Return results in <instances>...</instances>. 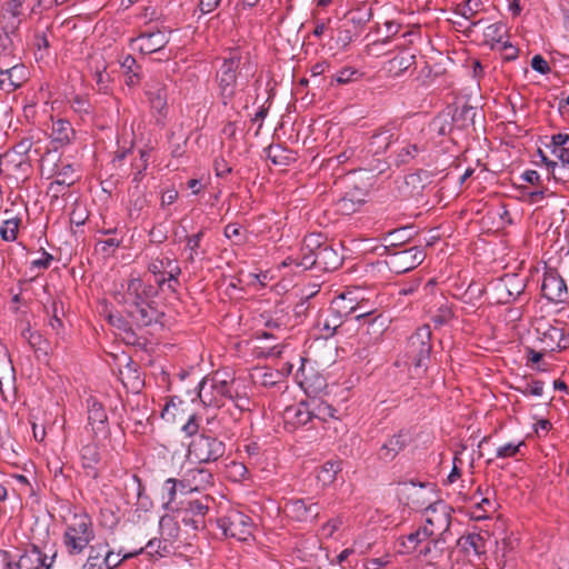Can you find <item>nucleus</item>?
Returning <instances> with one entry per match:
<instances>
[{
    "mask_svg": "<svg viewBox=\"0 0 569 569\" xmlns=\"http://www.w3.org/2000/svg\"><path fill=\"white\" fill-rule=\"evenodd\" d=\"M342 263V257L320 233H311L303 239L301 258L297 266L319 271H333Z\"/></svg>",
    "mask_w": 569,
    "mask_h": 569,
    "instance_id": "f257e3e1",
    "label": "nucleus"
},
{
    "mask_svg": "<svg viewBox=\"0 0 569 569\" xmlns=\"http://www.w3.org/2000/svg\"><path fill=\"white\" fill-rule=\"evenodd\" d=\"M250 64V57L240 49H229L220 70L217 72L219 97L223 106H228L236 96L237 78Z\"/></svg>",
    "mask_w": 569,
    "mask_h": 569,
    "instance_id": "f03ea898",
    "label": "nucleus"
},
{
    "mask_svg": "<svg viewBox=\"0 0 569 569\" xmlns=\"http://www.w3.org/2000/svg\"><path fill=\"white\" fill-rule=\"evenodd\" d=\"M94 538V525L91 517L86 512L74 513L66 525L62 545L66 552L74 557L82 555Z\"/></svg>",
    "mask_w": 569,
    "mask_h": 569,
    "instance_id": "7ed1b4c3",
    "label": "nucleus"
},
{
    "mask_svg": "<svg viewBox=\"0 0 569 569\" xmlns=\"http://www.w3.org/2000/svg\"><path fill=\"white\" fill-rule=\"evenodd\" d=\"M396 142H399V148L395 151V163L397 167L406 166L415 160H426V156L430 151V142L422 134V131L417 134H410L409 128H402L396 137Z\"/></svg>",
    "mask_w": 569,
    "mask_h": 569,
    "instance_id": "20e7f679",
    "label": "nucleus"
},
{
    "mask_svg": "<svg viewBox=\"0 0 569 569\" xmlns=\"http://www.w3.org/2000/svg\"><path fill=\"white\" fill-rule=\"evenodd\" d=\"M226 452V445L206 429L196 436L188 446V455L199 463L214 462Z\"/></svg>",
    "mask_w": 569,
    "mask_h": 569,
    "instance_id": "39448f33",
    "label": "nucleus"
},
{
    "mask_svg": "<svg viewBox=\"0 0 569 569\" xmlns=\"http://www.w3.org/2000/svg\"><path fill=\"white\" fill-rule=\"evenodd\" d=\"M430 352L431 330L428 325H425L409 337L406 346V357L416 368H421L429 359Z\"/></svg>",
    "mask_w": 569,
    "mask_h": 569,
    "instance_id": "423d86ee",
    "label": "nucleus"
},
{
    "mask_svg": "<svg viewBox=\"0 0 569 569\" xmlns=\"http://www.w3.org/2000/svg\"><path fill=\"white\" fill-rule=\"evenodd\" d=\"M210 502H212V498L209 496L186 501L183 507L178 510V516L181 518L182 523L194 530L204 528V517L210 509Z\"/></svg>",
    "mask_w": 569,
    "mask_h": 569,
    "instance_id": "0eeeda50",
    "label": "nucleus"
},
{
    "mask_svg": "<svg viewBox=\"0 0 569 569\" xmlns=\"http://www.w3.org/2000/svg\"><path fill=\"white\" fill-rule=\"evenodd\" d=\"M388 257L387 263L390 270L396 273H405L420 266L426 258V252L421 247L415 246L389 252Z\"/></svg>",
    "mask_w": 569,
    "mask_h": 569,
    "instance_id": "6e6552de",
    "label": "nucleus"
},
{
    "mask_svg": "<svg viewBox=\"0 0 569 569\" xmlns=\"http://www.w3.org/2000/svg\"><path fill=\"white\" fill-rule=\"evenodd\" d=\"M218 526L224 536L236 538L239 541H247L251 537V519L241 512L232 511L218 519Z\"/></svg>",
    "mask_w": 569,
    "mask_h": 569,
    "instance_id": "1a4fd4ad",
    "label": "nucleus"
},
{
    "mask_svg": "<svg viewBox=\"0 0 569 569\" xmlns=\"http://www.w3.org/2000/svg\"><path fill=\"white\" fill-rule=\"evenodd\" d=\"M426 525L423 526L431 537H439L449 530L451 516L450 508L441 501L430 505L426 510Z\"/></svg>",
    "mask_w": 569,
    "mask_h": 569,
    "instance_id": "9d476101",
    "label": "nucleus"
},
{
    "mask_svg": "<svg viewBox=\"0 0 569 569\" xmlns=\"http://www.w3.org/2000/svg\"><path fill=\"white\" fill-rule=\"evenodd\" d=\"M341 300H332L330 307L317 319V328L322 337L329 338L335 335L342 325V319L348 317V310L341 306Z\"/></svg>",
    "mask_w": 569,
    "mask_h": 569,
    "instance_id": "9b49d317",
    "label": "nucleus"
},
{
    "mask_svg": "<svg viewBox=\"0 0 569 569\" xmlns=\"http://www.w3.org/2000/svg\"><path fill=\"white\" fill-rule=\"evenodd\" d=\"M146 94L151 110L157 113V123L164 124L169 110L167 86L156 79H152L147 82Z\"/></svg>",
    "mask_w": 569,
    "mask_h": 569,
    "instance_id": "f8f14e48",
    "label": "nucleus"
},
{
    "mask_svg": "<svg viewBox=\"0 0 569 569\" xmlns=\"http://www.w3.org/2000/svg\"><path fill=\"white\" fill-rule=\"evenodd\" d=\"M53 557L48 562V556L43 553L39 547L31 545L27 548L17 560L7 562L8 569H50Z\"/></svg>",
    "mask_w": 569,
    "mask_h": 569,
    "instance_id": "ddd939ff",
    "label": "nucleus"
},
{
    "mask_svg": "<svg viewBox=\"0 0 569 569\" xmlns=\"http://www.w3.org/2000/svg\"><path fill=\"white\" fill-rule=\"evenodd\" d=\"M541 295L550 302H563L568 298L565 279L555 269H548L542 279Z\"/></svg>",
    "mask_w": 569,
    "mask_h": 569,
    "instance_id": "4468645a",
    "label": "nucleus"
},
{
    "mask_svg": "<svg viewBox=\"0 0 569 569\" xmlns=\"http://www.w3.org/2000/svg\"><path fill=\"white\" fill-rule=\"evenodd\" d=\"M400 130V124L396 121L386 123L377 129L369 139L368 152L372 154L385 153L392 142H396V137Z\"/></svg>",
    "mask_w": 569,
    "mask_h": 569,
    "instance_id": "2eb2a0df",
    "label": "nucleus"
},
{
    "mask_svg": "<svg viewBox=\"0 0 569 569\" xmlns=\"http://www.w3.org/2000/svg\"><path fill=\"white\" fill-rule=\"evenodd\" d=\"M87 411L88 425L91 427L93 437H108L110 432L108 425V416L102 403L99 402L96 398L90 397L87 400Z\"/></svg>",
    "mask_w": 569,
    "mask_h": 569,
    "instance_id": "dca6fc26",
    "label": "nucleus"
},
{
    "mask_svg": "<svg viewBox=\"0 0 569 569\" xmlns=\"http://www.w3.org/2000/svg\"><path fill=\"white\" fill-rule=\"evenodd\" d=\"M412 437L409 430L400 429L385 441L378 450V459L391 462L411 442Z\"/></svg>",
    "mask_w": 569,
    "mask_h": 569,
    "instance_id": "f3484780",
    "label": "nucleus"
},
{
    "mask_svg": "<svg viewBox=\"0 0 569 569\" xmlns=\"http://www.w3.org/2000/svg\"><path fill=\"white\" fill-rule=\"evenodd\" d=\"M486 12L482 0H466L459 3L455 9V14L461 16L468 26L462 22H456L459 27H465L466 32H471L475 27L482 23L486 19L481 16Z\"/></svg>",
    "mask_w": 569,
    "mask_h": 569,
    "instance_id": "a211bd4d",
    "label": "nucleus"
},
{
    "mask_svg": "<svg viewBox=\"0 0 569 569\" xmlns=\"http://www.w3.org/2000/svg\"><path fill=\"white\" fill-rule=\"evenodd\" d=\"M80 461L83 475L91 480H98L103 469L99 447L96 443L83 446L80 450Z\"/></svg>",
    "mask_w": 569,
    "mask_h": 569,
    "instance_id": "6ab92c4d",
    "label": "nucleus"
},
{
    "mask_svg": "<svg viewBox=\"0 0 569 569\" xmlns=\"http://www.w3.org/2000/svg\"><path fill=\"white\" fill-rule=\"evenodd\" d=\"M138 49L143 54L161 52L169 42L168 34L160 30H146L136 39Z\"/></svg>",
    "mask_w": 569,
    "mask_h": 569,
    "instance_id": "aec40b11",
    "label": "nucleus"
},
{
    "mask_svg": "<svg viewBox=\"0 0 569 569\" xmlns=\"http://www.w3.org/2000/svg\"><path fill=\"white\" fill-rule=\"evenodd\" d=\"M355 319L360 322L362 332L370 336L369 341H378L387 329V319L380 313L361 312Z\"/></svg>",
    "mask_w": 569,
    "mask_h": 569,
    "instance_id": "412c9836",
    "label": "nucleus"
},
{
    "mask_svg": "<svg viewBox=\"0 0 569 569\" xmlns=\"http://www.w3.org/2000/svg\"><path fill=\"white\" fill-rule=\"evenodd\" d=\"M284 512L297 521L313 520L319 515L317 502H307L305 499L289 500L284 506Z\"/></svg>",
    "mask_w": 569,
    "mask_h": 569,
    "instance_id": "4be33fe9",
    "label": "nucleus"
},
{
    "mask_svg": "<svg viewBox=\"0 0 569 569\" xmlns=\"http://www.w3.org/2000/svg\"><path fill=\"white\" fill-rule=\"evenodd\" d=\"M127 312L141 327H148L157 322L160 316V312L148 301L129 302Z\"/></svg>",
    "mask_w": 569,
    "mask_h": 569,
    "instance_id": "5701e85b",
    "label": "nucleus"
},
{
    "mask_svg": "<svg viewBox=\"0 0 569 569\" xmlns=\"http://www.w3.org/2000/svg\"><path fill=\"white\" fill-rule=\"evenodd\" d=\"M73 173L74 169L72 164L62 166L57 171L56 179L50 182L48 187V194L54 199H58L60 196H66L69 187L77 181Z\"/></svg>",
    "mask_w": 569,
    "mask_h": 569,
    "instance_id": "b1692460",
    "label": "nucleus"
},
{
    "mask_svg": "<svg viewBox=\"0 0 569 569\" xmlns=\"http://www.w3.org/2000/svg\"><path fill=\"white\" fill-rule=\"evenodd\" d=\"M431 176L426 170H417L416 172L409 173L405 177L403 186L401 191L405 197L415 198L422 193L423 189L430 184Z\"/></svg>",
    "mask_w": 569,
    "mask_h": 569,
    "instance_id": "393cba45",
    "label": "nucleus"
},
{
    "mask_svg": "<svg viewBox=\"0 0 569 569\" xmlns=\"http://www.w3.org/2000/svg\"><path fill=\"white\" fill-rule=\"evenodd\" d=\"M26 78L27 71L22 64H16L7 69L0 66V90L12 92L22 86Z\"/></svg>",
    "mask_w": 569,
    "mask_h": 569,
    "instance_id": "a878e982",
    "label": "nucleus"
},
{
    "mask_svg": "<svg viewBox=\"0 0 569 569\" xmlns=\"http://www.w3.org/2000/svg\"><path fill=\"white\" fill-rule=\"evenodd\" d=\"M366 202V191L360 188L348 190L336 203L341 214H352Z\"/></svg>",
    "mask_w": 569,
    "mask_h": 569,
    "instance_id": "bb28decb",
    "label": "nucleus"
},
{
    "mask_svg": "<svg viewBox=\"0 0 569 569\" xmlns=\"http://www.w3.org/2000/svg\"><path fill=\"white\" fill-rule=\"evenodd\" d=\"M525 283L517 276H506L495 286L496 291H506L497 298L499 303H508L518 298L525 290Z\"/></svg>",
    "mask_w": 569,
    "mask_h": 569,
    "instance_id": "cd10ccee",
    "label": "nucleus"
},
{
    "mask_svg": "<svg viewBox=\"0 0 569 569\" xmlns=\"http://www.w3.org/2000/svg\"><path fill=\"white\" fill-rule=\"evenodd\" d=\"M458 546L467 557H481L487 551V539L478 533L471 532L461 536L458 540Z\"/></svg>",
    "mask_w": 569,
    "mask_h": 569,
    "instance_id": "c85d7f7f",
    "label": "nucleus"
},
{
    "mask_svg": "<svg viewBox=\"0 0 569 569\" xmlns=\"http://www.w3.org/2000/svg\"><path fill=\"white\" fill-rule=\"evenodd\" d=\"M416 63V54L409 50H402L388 60L386 70L391 78H399Z\"/></svg>",
    "mask_w": 569,
    "mask_h": 569,
    "instance_id": "c756f323",
    "label": "nucleus"
},
{
    "mask_svg": "<svg viewBox=\"0 0 569 569\" xmlns=\"http://www.w3.org/2000/svg\"><path fill=\"white\" fill-rule=\"evenodd\" d=\"M74 134V129L68 120L58 119L52 122L50 138L51 142L54 143V149L70 144Z\"/></svg>",
    "mask_w": 569,
    "mask_h": 569,
    "instance_id": "7c9ffc66",
    "label": "nucleus"
},
{
    "mask_svg": "<svg viewBox=\"0 0 569 569\" xmlns=\"http://www.w3.org/2000/svg\"><path fill=\"white\" fill-rule=\"evenodd\" d=\"M88 548V557L82 569H103L106 553H108L109 550V543L104 540L93 545L90 543Z\"/></svg>",
    "mask_w": 569,
    "mask_h": 569,
    "instance_id": "2f4dec72",
    "label": "nucleus"
},
{
    "mask_svg": "<svg viewBox=\"0 0 569 569\" xmlns=\"http://www.w3.org/2000/svg\"><path fill=\"white\" fill-rule=\"evenodd\" d=\"M176 550V547L172 541L169 539H158L153 538L148 541L144 548L138 550V555L141 552H146L150 558L158 559L162 557H168L172 555Z\"/></svg>",
    "mask_w": 569,
    "mask_h": 569,
    "instance_id": "473e14b6",
    "label": "nucleus"
},
{
    "mask_svg": "<svg viewBox=\"0 0 569 569\" xmlns=\"http://www.w3.org/2000/svg\"><path fill=\"white\" fill-rule=\"evenodd\" d=\"M22 336L28 340L38 359H48L51 353L50 342L39 332H32L28 328L22 331Z\"/></svg>",
    "mask_w": 569,
    "mask_h": 569,
    "instance_id": "72a5a7b5",
    "label": "nucleus"
},
{
    "mask_svg": "<svg viewBox=\"0 0 569 569\" xmlns=\"http://www.w3.org/2000/svg\"><path fill=\"white\" fill-rule=\"evenodd\" d=\"M339 471H341L340 461H327L317 469L316 478L318 483L322 487L331 485Z\"/></svg>",
    "mask_w": 569,
    "mask_h": 569,
    "instance_id": "f704fd0d",
    "label": "nucleus"
},
{
    "mask_svg": "<svg viewBox=\"0 0 569 569\" xmlns=\"http://www.w3.org/2000/svg\"><path fill=\"white\" fill-rule=\"evenodd\" d=\"M308 401L313 419L327 421L328 419L335 417L336 409L331 405L323 401L322 399L317 397H310Z\"/></svg>",
    "mask_w": 569,
    "mask_h": 569,
    "instance_id": "c9c22d12",
    "label": "nucleus"
},
{
    "mask_svg": "<svg viewBox=\"0 0 569 569\" xmlns=\"http://www.w3.org/2000/svg\"><path fill=\"white\" fill-rule=\"evenodd\" d=\"M211 388L214 389L216 395L220 398L221 406L224 405V399H233V380L229 381L227 378H221L219 372H216L211 378Z\"/></svg>",
    "mask_w": 569,
    "mask_h": 569,
    "instance_id": "e433bc0d",
    "label": "nucleus"
},
{
    "mask_svg": "<svg viewBox=\"0 0 569 569\" xmlns=\"http://www.w3.org/2000/svg\"><path fill=\"white\" fill-rule=\"evenodd\" d=\"M39 3V0H10L9 2H7L6 10L12 17L19 18L33 12L36 6Z\"/></svg>",
    "mask_w": 569,
    "mask_h": 569,
    "instance_id": "4c0bfd02",
    "label": "nucleus"
},
{
    "mask_svg": "<svg viewBox=\"0 0 569 569\" xmlns=\"http://www.w3.org/2000/svg\"><path fill=\"white\" fill-rule=\"evenodd\" d=\"M198 397L206 407H221L220 398L216 395L214 389L211 388L210 378H204L199 383Z\"/></svg>",
    "mask_w": 569,
    "mask_h": 569,
    "instance_id": "58836bf2",
    "label": "nucleus"
},
{
    "mask_svg": "<svg viewBox=\"0 0 569 569\" xmlns=\"http://www.w3.org/2000/svg\"><path fill=\"white\" fill-rule=\"evenodd\" d=\"M144 282L140 278H130L127 284V291L124 296V303L144 301Z\"/></svg>",
    "mask_w": 569,
    "mask_h": 569,
    "instance_id": "ea45409f",
    "label": "nucleus"
},
{
    "mask_svg": "<svg viewBox=\"0 0 569 569\" xmlns=\"http://www.w3.org/2000/svg\"><path fill=\"white\" fill-rule=\"evenodd\" d=\"M428 538H432L430 532L425 527L418 528L416 531L399 538L401 545L407 549V552L413 551L418 545Z\"/></svg>",
    "mask_w": 569,
    "mask_h": 569,
    "instance_id": "a19ab883",
    "label": "nucleus"
},
{
    "mask_svg": "<svg viewBox=\"0 0 569 569\" xmlns=\"http://www.w3.org/2000/svg\"><path fill=\"white\" fill-rule=\"evenodd\" d=\"M212 480V475L204 469H192L188 472L187 481L190 483L191 490H199L200 488H204L207 485H210Z\"/></svg>",
    "mask_w": 569,
    "mask_h": 569,
    "instance_id": "79ce46f5",
    "label": "nucleus"
},
{
    "mask_svg": "<svg viewBox=\"0 0 569 569\" xmlns=\"http://www.w3.org/2000/svg\"><path fill=\"white\" fill-rule=\"evenodd\" d=\"M291 412H292V420L298 426H305L308 422L313 420L308 400L300 401L296 408H291V409L287 410L288 415H290Z\"/></svg>",
    "mask_w": 569,
    "mask_h": 569,
    "instance_id": "37998d69",
    "label": "nucleus"
},
{
    "mask_svg": "<svg viewBox=\"0 0 569 569\" xmlns=\"http://www.w3.org/2000/svg\"><path fill=\"white\" fill-rule=\"evenodd\" d=\"M32 147V142L30 139H23L17 144L13 146V148L4 153V160H10L11 158L18 157V163L17 166H23L27 163V154L30 151Z\"/></svg>",
    "mask_w": 569,
    "mask_h": 569,
    "instance_id": "c03bdc74",
    "label": "nucleus"
},
{
    "mask_svg": "<svg viewBox=\"0 0 569 569\" xmlns=\"http://www.w3.org/2000/svg\"><path fill=\"white\" fill-rule=\"evenodd\" d=\"M507 32H508L507 28L503 23L496 22L486 28L483 37H485L486 42H491L492 44L493 43H502L503 44V42H505L503 39L507 36Z\"/></svg>",
    "mask_w": 569,
    "mask_h": 569,
    "instance_id": "a18cd8bd",
    "label": "nucleus"
},
{
    "mask_svg": "<svg viewBox=\"0 0 569 569\" xmlns=\"http://www.w3.org/2000/svg\"><path fill=\"white\" fill-rule=\"evenodd\" d=\"M21 220L16 217L8 218L0 227V236L4 241H14L18 236Z\"/></svg>",
    "mask_w": 569,
    "mask_h": 569,
    "instance_id": "49530a36",
    "label": "nucleus"
},
{
    "mask_svg": "<svg viewBox=\"0 0 569 569\" xmlns=\"http://www.w3.org/2000/svg\"><path fill=\"white\" fill-rule=\"evenodd\" d=\"M137 555H138V552H136V551L122 553V551L120 550L119 552H114L113 550H111L109 548L108 553H106V559H104L106 561H104L103 569H114V568L119 567L123 560L130 559Z\"/></svg>",
    "mask_w": 569,
    "mask_h": 569,
    "instance_id": "de8ad7c7",
    "label": "nucleus"
},
{
    "mask_svg": "<svg viewBox=\"0 0 569 569\" xmlns=\"http://www.w3.org/2000/svg\"><path fill=\"white\" fill-rule=\"evenodd\" d=\"M408 230V228L396 229L387 234L385 240L388 242V253L391 252V248H398L410 238V236L407 234Z\"/></svg>",
    "mask_w": 569,
    "mask_h": 569,
    "instance_id": "09e8293b",
    "label": "nucleus"
},
{
    "mask_svg": "<svg viewBox=\"0 0 569 569\" xmlns=\"http://www.w3.org/2000/svg\"><path fill=\"white\" fill-rule=\"evenodd\" d=\"M62 315H63L62 303H60V306H59V303L57 301H53L52 306H51V317L49 319V326L57 335H60L63 329V322L61 319Z\"/></svg>",
    "mask_w": 569,
    "mask_h": 569,
    "instance_id": "8fccbe9b",
    "label": "nucleus"
},
{
    "mask_svg": "<svg viewBox=\"0 0 569 569\" xmlns=\"http://www.w3.org/2000/svg\"><path fill=\"white\" fill-rule=\"evenodd\" d=\"M362 73L352 68V67H346L338 71L335 77H332V80H335L339 84H347L353 81H357Z\"/></svg>",
    "mask_w": 569,
    "mask_h": 569,
    "instance_id": "3c124183",
    "label": "nucleus"
},
{
    "mask_svg": "<svg viewBox=\"0 0 569 569\" xmlns=\"http://www.w3.org/2000/svg\"><path fill=\"white\" fill-rule=\"evenodd\" d=\"M525 396L540 397L543 392V382L541 380L523 381L521 386L515 388Z\"/></svg>",
    "mask_w": 569,
    "mask_h": 569,
    "instance_id": "603ef678",
    "label": "nucleus"
},
{
    "mask_svg": "<svg viewBox=\"0 0 569 569\" xmlns=\"http://www.w3.org/2000/svg\"><path fill=\"white\" fill-rule=\"evenodd\" d=\"M525 350L528 362L536 363L537 370L545 371L546 369L540 365V362L546 353L556 351V347L541 348L540 350H535L533 348L527 347Z\"/></svg>",
    "mask_w": 569,
    "mask_h": 569,
    "instance_id": "864d4df0",
    "label": "nucleus"
},
{
    "mask_svg": "<svg viewBox=\"0 0 569 569\" xmlns=\"http://www.w3.org/2000/svg\"><path fill=\"white\" fill-rule=\"evenodd\" d=\"M203 230L199 232L187 236V249L189 250V254L187 257V261L193 262L196 257L198 256V249L200 247L201 239L203 237Z\"/></svg>",
    "mask_w": 569,
    "mask_h": 569,
    "instance_id": "5fc2aeb1",
    "label": "nucleus"
},
{
    "mask_svg": "<svg viewBox=\"0 0 569 569\" xmlns=\"http://www.w3.org/2000/svg\"><path fill=\"white\" fill-rule=\"evenodd\" d=\"M93 77H94L98 90L100 92H103V93L108 92L109 83H110V77L106 72V66L104 64L101 66V67L100 66L96 67Z\"/></svg>",
    "mask_w": 569,
    "mask_h": 569,
    "instance_id": "6e6d98bb",
    "label": "nucleus"
},
{
    "mask_svg": "<svg viewBox=\"0 0 569 569\" xmlns=\"http://www.w3.org/2000/svg\"><path fill=\"white\" fill-rule=\"evenodd\" d=\"M164 260L156 259L148 266V270L156 276V282L159 287H162L167 282L164 277Z\"/></svg>",
    "mask_w": 569,
    "mask_h": 569,
    "instance_id": "4d7b16f0",
    "label": "nucleus"
},
{
    "mask_svg": "<svg viewBox=\"0 0 569 569\" xmlns=\"http://www.w3.org/2000/svg\"><path fill=\"white\" fill-rule=\"evenodd\" d=\"M452 318L453 312L451 308L448 305L443 303L438 308L437 312L432 316V321L437 326H443L448 323Z\"/></svg>",
    "mask_w": 569,
    "mask_h": 569,
    "instance_id": "13d9d810",
    "label": "nucleus"
},
{
    "mask_svg": "<svg viewBox=\"0 0 569 569\" xmlns=\"http://www.w3.org/2000/svg\"><path fill=\"white\" fill-rule=\"evenodd\" d=\"M523 445L525 441H520L518 443L509 442L503 445L497 449L496 457L501 459L515 457L520 451V447Z\"/></svg>",
    "mask_w": 569,
    "mask_h": 569,
    "instance_id": "bf43d9fd",
    "label": "nucleus"
},
{
    "mask_svg": "<svg viewBox=\"0 0 569 569\" xmlns=\"http://www.w3.org/2000/svg\"><path fill=\"white\" fill-rule=\"evenodd\" d=\"M150 241L152 243H163L168 238V228L163 223L154 226L149 232Z\"/></svg>",
    "mask_w": 569,
    "mask_h": 569,
    "instance_id": "052dcab7",
    "label": "nucleus"
},
{
    "mask_svg": "<svg viewBox=\"0 0 569 569\" xmlns=\"http://www.w3.org/2000/svg\"><path fill=\"white\" fill-rule=\"evenodd\" d=\"M69 103L71 108L80 114L90 113V103L86 97L74 96L69 100Z\"/></svg>",
    "mask_w": 569,
    "mask_h": 569,
    "instance_id": "680f3d73",
    "label": "nucleus"
},
{
    "mask_svg": "<svg viewBox=\"0 0 569 569\" xmlns=\"http://www.w3.org/2000/svg\"><path fill=\"white\" fill-rule=\"evenodd\" d=\"M351 296V292L348 293H341L340 296L336 297L333 300H341V306L345 307L348 310V316L358 312L359 309H361L360 303H353V299Z\"/></svg>",
    "mask_w": 569,
    "mask_h": 569,
    "instance_id": "e2e57ef3",
    "label": "nucleus"
},
{
    "mask_svg": "<svg viewBox=\"0 0 569 569\" xmlns=\"http://www.w3.org/2000/svg\"><path fill=\"white\" fill-rule=\"evenodd\" d=\"M53 260V256L47 252L44 249H42L41 258L31 261V269L47 270L51 266Z\"/></svg>",
    "mask_w": 569,
    "mask_h": 569,
    "instance_id": "0e129e2a",
    "label": "nucleus"
},
{
    "mask_svg": "<svg viewBox=\"0 0 569 569\" xmlns=\"http://www.w3.org/2000/svg\"><path fill=\"white\" fill-rule=\"evenodd\" d=\"M223 233L228 239H237V241H236L237 244H241L243 242L241 227L238 223L227 224L224 227Z\"/></svg>",
    "mask_w": 569,
    "mask_h": 569,
    "instance_id": "69168bd1",
    "label": "nucleus"
},
{
    "mask_svg": "<svg viewBox=\"0 0 569 569\" xmlns=\"http://www.w3.org/2000/svg\"><path fill=\"white\" fill-rule=\"evenodd\" d=\"M555 193L547 187H540L533 191L528 192V200L530 203H537L545 198L552 197Z\"/></svg>",
    "mask_w": 569,
    "mask_h": 569,
    "instance_id": "338daca9",
    "label": "nucleus"
},
{
    "mask_svg": "<svg viewBox=\"0 0 569 569\" xmlns=\"http://www.w3.org/2000/svg\"><path fill=\"white\" fill-rule=\"evenodd\" d=\"M284 150L280 146H269L267 149V156L274 164H282L284 163V157H282V153Z\"/></svg>",
    "mask_w": 569,
    "mask_h": 569,
    "instance_id": "774afa93",
    "label": "nucleus"
}]
</instances>
